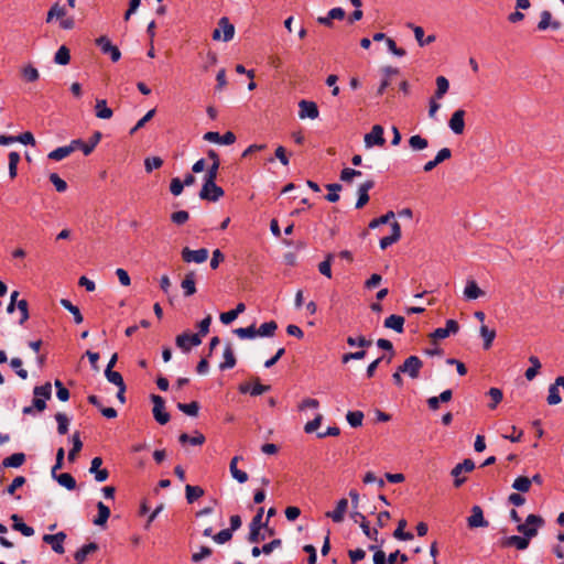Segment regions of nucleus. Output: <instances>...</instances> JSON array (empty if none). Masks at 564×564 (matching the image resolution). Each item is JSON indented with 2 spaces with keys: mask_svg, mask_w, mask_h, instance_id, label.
<instances>
[{
  "mask_svg": "<svg viewBox=\"0 0 564 564\" xmlns=\"http://www.w3.org/2000/svg\"><path fill=\"white\" fill-rule=\"evenodd\" d=\"M404 317L401 315L392 314L384 319V327L393 329L394 332L402 334L404 330Z\"/></svg>",
  "mask_w": 564,
  "mask_h": 564,
  "instance_id": "nucleus-23",
  "label": "nucleus"
},
{
  "mask_svg": "<svg viewBox=\"0 0 564 564\" xmlns=\"http://www.w3.org/2000/svg\"><path fill=\"white\" fill-rule=\"evenodd\" d=\"M409 28H411L413 30L415 40L417 41L420 46L429 45V44L433 43L436 39L435 35H429L426 39H424L425 34H424V30L422 26L414 25V24L410 23Z\"/></svg>",
  "mask_w": 564,
  "mask_h": 564,
  "instance_id": "nucleus-29",
  "label": "nucleus"
},
{
  "mask_svg": "<svg viewBox=\"0 0 564 564\" xmlns=\"http://www.w3.org/2000/svg\"><path fill=\"white\" fill-rule=\"evenodd\" d=\"M178 441L182 444L189 443L192 445L198 446L205 443V436L199 432H195L194 436H189L186 433H182L178 437Z\"/></svg>",
  "mask_w": 564,
  "mask_h": 564,
  "instance_id": "nucleus-37",
  "label": "nucleus"
},
{
  "mask_svg": "<svg viewBox=\"0 0 564 564\" xmlns=\"http://www.w3.org/2000/svg\"><path fill=\"white\" fill-rule=\"evenodd\" d=\"M50 181L55 186L57 192L63 193V192H65L67 189V183L64 180H62L58 176V174L52 173L50 175Z\"/></svg>",
  "mask_w": 564,
  "mask_h": 564,
  "instance_id": "nucleus-63",
  "label": "nucleus"
},
{
  "mask_svg": "<svg viewBox=\"0 0 564 564\" xmlns=\"http://www.w3.org/2000/svg\"><path fill=\"white\" fill-rule=\"evenodd\" d=\"M241 459V456L232 457L229 464V470L234 479H236L239 484H245L248 480V474L237 467L238 462Z\"/></svg>",
  "mask_w": 564,
  "mask_h": 564,
  "instance_id": "nucleus-22",
  "label": "nucleus"
},
{
  "mask_svg": "<svg viewBox=\"0 0 564 564\" xmlns=\"http://www.w3.org/2000/svg\"><path fill=\"white\" fill-rule=\"evenodd\" d=\"M177 409L189 416H197L199 411V403L192 401L189 403H177Z\"/></svg>",
  "mask_w": 564,
  "mask_h": 564,
  "instance_id": "nucleus-47",
  "label": "nucleus"
},
{
  "mask_svg": "<svg viewBox=\"0 0 564 564\" xmlns=\"http://www.w3.org/2000/svg\"><path fill=\"white\" fill-rule=\"evenodd\" d=\"M22 75L26 82H35L39 79L40 74L39 70L32 65H28L22 69Z\"/></svg>",
  "mask_w": 564,
  "mask_h": 564,
  "instance_id": "nucleus-60",
  "label": "nucleus"
},
{
  "mask_svg": "<svg viewBox=\"0 0 564 564\" xmlns=\"http://www.w3.org/2000/svg\"><path fill=\"white\" fill-rule=\"evenodd\" d=\"M189 218V214L186 210H178L171 215V220L175 225H184Z\"/></svg>",
  "mask_w": 564,
  "mask_h": 564,
  "instance_id": "nucleus-64",
  "label": "nucleus"
},
{
  "mask_svg": "<svg viewBox=\"0 0 564 564\" xmlns=\"http://www.w3.org/2000/svg\"><path fill=\"white\" fill-rule=\"evenodd\" d=\"M558 387L560 384H556V381L549 387V395L546 401L550 405L558 404L562 401Z\"/></svg>",
  "mask_w": 564,
  "mask_h": 564,
  "instance_id": "nucleus-50",
  "label": "nucleus"
},
{
  "mask_svg": "<svg viewBox=\"0 0 564 564\" xmlns=\"http://www.w3.org/2000/svg\"><path fill=\"white\" fill-rule=\"evenodd\" d=\"M480 336L484 338V349H489L496 338V330L489 329L486 325L480 326Z\"/></svg>",
  "mask_w": 564,
  "mask_h": 564,
  "instance_id": "nucleus-41",
  "label": "nucleus"
},
{
  "mask_svg": "<svg viewBox=\"0 0 564 564\" xmlns=\"http://www.w3.org/2000/svg\"><path fill=\"white\" fill-rule=\"evenodd\" d=\"M225 195L224 189L216 184V178H204L199 197L208 202H217Z\"/></svg>",
  "mask_w": 564,
  "mask_h": 564,
  "instance_id": "nucleus-1",
  "label": "nucleus"
},
{
  "mask_svg": "<svg viewBox=\"0 0 564 564\" xmlns=\"http://www.w3.org/2000/svg\"><path fill=\"white\" fill-rule=\"evenodd\" d=\"M69 61L70 52L65 45H62L55 53L54 62L58 65H67Z\"/></svg>",
  "mask_w": 564,
  "mask_h": 564,
  "instance_id": "nucleus-46",
  "label": "nucleus"
},
{
  "mask_svg": "<svg viewBox=\"0 0 564 564\" xmlns=\"http://www.w3.org/2000/svg\"><path fill=\"white\" fill-rule=\"evenodd\" d=\"M59 303H61V305H62L65 310H67V311H68V312L74 316V322H75L76 324H80V323H83V321H84L83 315H82V313H80L79 308H78L76 305H74V304H73L69 300H67V299H62Z\"/></svg>",
  "mask_w": 564,
  "mask_h": 564,
  "instance_id": "nucleus-34",
  "label": "nucleus"
},
{
  "mask_svg": "<svg viewBox=\"0 0 564 564\" xmlns=\"http://www.w3.org/2000/svg\"><path fill=\"white\" fill-rule=\"evenodd\" d=\"M529 540L525 536L511 535L502 541L503 546H514L518 550H525L529 545Z\"/></svg>",
  "mask_w": 564,
  "mask_h": 564,
  "instance_id": "nucleus-26",
  "label": "nucleus"
},
{
  "mask_svg": "<svg viewBox=\"0 0 564 564\" xmlns=\"http://www.w3.org/2000/svg\"><path fill=\"white\" fill-rule=\"evenodd\" d=\"M348 509V500L346 498H341L337 501L336 508L333 511H327L326 517L330 518L334 522L340 523L345 518V513Z\"/></svg>",
  "mask_w": 564,
  "mask_h": 564,
  "instance_id": "nucleus-16",
  "label": "nucleus"
},
{
  "mask_svg": "<svg viewBox=\"0 0 564 564\" xmlns=\"http://www.w3.org/2000/svg\"><path fill=\"white\" fill-rule=\"evenodd\" d=\"M95 115L99 119H110L113 111L107 106L106 99H97L95 105Z\"/></svg>",
  "mask_w": 564,
  "mask_h": 564,
  "instance_id": "nucleus-27",
  "label": "nucleus"
},
{
  "mask_svg": "<svg viewBox=\"0 0 564 564\" xmlns=\"http://www.w3.org/2000/svg\"><path fill=\"white\" fill-rule=\"evenodd\" d=\"M394 218V213L392 210L387 214L380 216L379 218H375L369 223V228L375 229L380 225L388 224L391 219Z\"/></svg>",
  "mask_w": 564,
  "mask_h": 564,
  "instance_id": "nucleus-58",
  "label": "nucleus"
},
{
  "mask_svg": "<svg viewBox=\"0 0 564 564\" xmlns=\"http://www.w3.org/2000/svg\"><path fill=\"white\" fill-rule=\"evenodd\" d=\"M10 366L12 367V369L15 370L17 375L21 378V379H26L28 378V371L25 369L22 368V360L20 358H12L10 360Z\"/></svg>",
  "mask_w": 564,
  "mask_h": 564,
  "instance_id": "nucleus-62",
  "label": "nucleus"
},
{
  "mask_svg": "<svg viewBox=\"0 0 564 564\" xmlns=\"http://www.w3.org/2000/svg\"><path fill=\"white\" fill-rule=\"evenodd\" d=\"M151 401L153 403L152 413L155 421L161 425L166 424L170 421L171 416L165 411L164 399L161 395L151 394Z\"/></svg>",
  "mask_w": 564,
  "mask_h": 564,
  "instance_id": "nucleus-4",
  "label": "nucleus"
},
{
  "mask_svg": "<svg viewBox=\"0 0 564 564\" xmlns=\"http://www.w3.org/2000/svg\"><path fill=\"white\" fill-rule=\"evenodd\" d=\"M72 442H73V447L72 449L68 452V460L69 462H74L76 459V456L77 454L82 451L83 448V443L80 441V437H79V433L76 432L73 434L72 436Z\"/></svg>",
  "mask_w": 564,
  "mask_h": 564,
  "instance_id": "nucleus-45",
  "label": "nucleus"
},
{
  "mask_svg": "<svg viewBox=\"0 0 564 564\" xmlns=\"http://www.w3.org/2000/svg\"><path fill=\"white\" fill-rule=\"evenodd\" d=\"M98 550V545L95 542H90L88 544L83 545L76 553L74 554V560L82 564L86 561L88 554Z\"/></svg>",
  "mask_w": 564,
  "mask_h": 564,
  "instance_id": "nucleus-28",
  "label": "nucleus"
},
{
  "mask_svg": "<svg viewBox=\"0 0 564 564\" xmlns=\"http://www.w3.org/2000/svg\"><path fill=\"white\" fill-rule=\"evenodd\" d=\"M182 259L187 263H203L208 259V250L206 248L191 250L188 247H185L182 250Z\"/></svg>",
  "mask_w": 564,
  "mask_h": 564,
  "instance_id": "nucleus-10",
  "label": "nucleus"
},
{
  "mask_svg": "<svg viewBox=\"0 0 564 564\" xmlns=\"http://www.w3.org/2000/svg\"><path fill=\"white\" fill-rule=\"evenodd\" d=\"M181 288L183 289L184 296H191L196 293V275L194 271L185 274Z\"/></svg>",
  "mask_w": 564,
  "mask_h": 564,
  "instance_id": "nucleus-20",
  "label": "nucleus"
},
{
  "mask_svg": "<svg viewBox=\"0 0 564 564\" xmlns=\"http://www.w3.org/2000/svg\"><path fill=\"white\" fill-rule=\"evenodd\" d=\"M364 141L367 148H372L375 145L383 147L386 144L383 128L380 124H375L371 128V131L365 135Z\"/></svg>",
  "mask_w": 564,
  "mask_h": 564,
  "instance_id": "nucleus-8",
  "label": "nucleus"
},
{
  "mask_svg": "<svg viewBox=\"0 0 564 564\" xmlns=\"http://www.w3.org/2000/svg\"><path fill=\"white\" fill-rule=\"evenodd\" d=\"M17 307L20 311L21 317L19 323L22 325L29 319V304L26 300H20L17 302Z\"/></svg>",
  "mask_w": 564,
  "mask_h": 564,
  "instance_id": "nucleus-61",
  "label": "nucleus"
},
{
  "mask_svg": "<svg viewBox=\"0 0 564 564\" xmlns=\"http://www.w3.org/2000/svg\"><path fill=\"white\" fill-rule=\"evenodd\" d=\"M488 521L484 518L481 507L474 506L471 508V514L467 518V525L470 529L488 527Z\"/></svg>",
  "mask_w": 564,
  "mask_h": 564,
  "instance_id": "nucleus-12",
  "label": "nucleus"
},
{
  "mask_svg": "<svg viewBox=\"0 0 564 564\" xmlns=\"http://www.w3.org/2000/svg\"><path fill=\"white\" fill-rule=\"evenodd\" d=\"M562 23L557 20H552V13L549 10H543L540 15V21L538 23L539 31H545L551 28L553 30L561 29Z\"/></svg>",
  "mask_w": 564,
  "mask_h": 564,
  "instance_id": "nucleus-17",
  "label": "nucleus"
},
{
  "mask_svg": "<svg viewBox=\"0 0 564 564\" xmlns=\"http://www.w3.org/2000/svg\"><path fill=\"white\" fill-rule=\"evenodd\" d=\"M334 258H335L334 253H327L325 256V260L318 264L319 273L328 279L332 278V262H333Z\"/></svg>",
  "mask_w": 564,
  "mask_h": 564,
  "instance_id": "nucleus-39",
  "label": "nucleus"
},
{
  "mask_svg": "<svg viewBox=\"0 0 564 564\" xmlns=\"http://www.w3.org/2000/svg\"><path fill=\"white\" fill-rule=\"evenodd\" d=\"M205 494L204 489L199 486H185V497L188 503L195 502L197 499L203 497Z\"/></svg>",
  "mask_w": 564,
  "mask_h": 564,
  "instance_id": "nucleus-33",
  "label": "nucleus"
},
{
  "mask_svg": "<svg viewBox=\"0 0 564 564\" xmlns=\"http://www.w3.org/2000/svg\"><path fill=\"white\" fill-rule=\"evenodd\" d=\"M57 480V482L65 487L66 489L68 490H74L76 488V480L75 478L68 474V473H63L58 476H54Z\"/></svg>",
  "mask_w": 564,
  "mask_h": 564,
  "instance_id": "nucleus-43",
  "label": "nucleus"
},
{
  "mask_svg": "<svg viewBox=\"0 0 564 564\" xmlns=\"http://www.w3.org/2000/svg\"><path fill=\"white\" fill-rule=\"evenodd\" d=\"M34 398L43 399L44 401H47L51 399L52 395V384L51 382H45L42 386H36L33 389Z\"/></svg>",
  "mask_w": 564,
  "mask_h": 564,
  "instance_id": "nucleus-36",
  "label": "nucleus"
},
{
  "mask_svg": "<svg viewBox=\"0 0 564 564\" xmlns=\"http://www.w3.org/2000/svg\"><path fill=\"white\" fill-rule=\"evenodd\" d=\"M97 46L104 54H108L112 62H118L121 57L120 50L113 45L110 40L102 35L96 40Z\"/></svg>",
  "mask_w": 564,
  "mask_h": 564,
  "instance_id": "nucleus-9",
  "label": "nucleus"
},
{
  "mask_svg": "<svg viewBox=\"0 0 564 564\" xmlns=\"http://www.w3.org/2000/svg\"><path fill=\"white\" fill-rule=\"evenodd\" d=\"M485 292L478 286L475 280H468L464 289V296L467 300H476L482 296Z\"/></svg>",
  "mask_w": 564,
  "mask_h": 564,
  "instance_id": "nucleus-25",
  "label": "nucleus"
},
{
  "mask_svg": "<svg viewBox=\"0 0 564 564\" xmlns=\"http://www.w3.org/2000/svg\"><path fill=\"white\" fill-rule=\"evenodd\" d=\"M351 518L356 521V522H360V528L362 529V532L365 533V535L371 540H375L377 541L378 539V530L377 529H371L369 527V522L367 521L366 517L360 513V512H354L351 514Z\"/></svg>",
  "mask_w": 564,
  "mask_h": 564,
  "instance_id": "nucleus-19",
  "label": "nucleus"
},
{
  "mask_svg": "<svg viewBox=\"0 0 564 564\" xmlns=\"http://www.w3.org/2000/svg\"><path fill=\"white\" fill-rule=\"evenodd\" d=\"M163 164V160L159 156H151L144 160V167L148 173L155 169H160Z\"/></svg>",
  "mask_w": 564,
  "mask_h": 564,
  "instance_id": "nucleus-59",
  "label": "nucleus"
},
{
  "mask_svg": "<svg viewBox=\"0 0 564 564\" xmlns=\"http://www.w3.org/2000/svg\"><path fill=\"white\" fill-rule=\"evenodd\" d=\"M55 420L57 422V432L61 435H65L68 432V419L64 413H56Z\"/></svg>",
  "mask_w": 564,
  "mask_h": 564,
  "instance_id": "nucleus-53",
  "label": "nucleus"
},
{
  "mask_svg": "<svg viewBox=\"0 0 564 564\" xmlns=\"http://www.w3.org/2000/svg\"><path fill=\"white\" fill-rule=\"evenodd\" d=\"M97 509H98V514L97 517L94 519V524L95 525H98V527H104L109 517H110V509L109 507H107L104 502L99 501L97 503Z\"/></svg>",
  "mask_w": 564,
  "mask_h": 564,
  "instance_id": "nucleus-30",
  "label": "nucleus"
},
{
  "mask_svg": "<svg viewBox=\"0 0 564 564\" xmlns=\"http://www.w3.org/2000/svg\"><path fill=\"white\" fill-rule=\"evenodd\" d=\"M105 376L109 382L116 384L117 387H121V386L126 384L122 376L118 371L106 369Z\"/></svg>",
  "mask_w": 564,
  "mask_h": 564,
  "instance_id": "nucleus-56",
  "label": "nucleus"
},
{
  "mask_svg": "<svg viewBox=\"0 0 564 564\" xmlns=\"http://www.w3.org/2000/svg\"><path fill=\"white\" fill-rule=\"evenodd\" d=\"M66 539V534L64 532H58L56 534H45L43 536V541L50 544L54 552L57 554H63L65 552L63 543Z\"/></svg>",
  "mask_w": 564,
  "mask_h": 564,
  "instance_id": "nucleus-14",
  "label": "nucleus"
},
{
  "mask_svg": "<svg viewBox=\"0 0 564 564\" xmlns=\"http://www.w3.org/2000/svg\"><path fill=\"white\" fill-rule=\"evenodd\" d=\"M422 367L423 362L417 356H410L404 360L399 369L403 373H408L412 379H416L420 376Z\"/></svg>",
  "mask_w": 564,
  "mask_h": 564,
  "instance_id": "nucleus-6",
  "label": "nucleus"
},
{
  "mask_svg": "<svg viewBox=\"0 0 564 564\" xmlns=\"http://www.w3.org/2000/svg\"><path fill=\"white\" fill-rule=\"evenodd\" d=\"M65 14H66L65 8L59 6V3H55L47 12L46 22H51L55 17L63 18V17H65Z\"/></svg>",
  "mask_w": 564,
  "mask_h": 564,
  "instance_id": "nucleus-57",
  "label": "nucleus"
},
{
  "mask_svg": "<svg viewBox=\"0 0 564 564\" xmlns=\"http://www.w3.org/2000/svg\"><path fill=\"white\" fill-rule=\"evenodd\" d=\"M207 156L212 160V165L208 167L205 178H217L220 160L215 150H209Z\"/></svg>",
  "mask_w": 564,
  "mask_h": 564,
  "instance_id": "nucleus-24",
  "label": "nucleus"
},
{
  "mask_svg": "<svg viewBox=\"0 0 564 564\" xmlns=\"http://www.w3.org/2000/svg\"><path fill=\"white\" fill-rule=\"evenodd\" d=\"M20 154L15 151L9 153V176L11 180L18 175V164L20 162Z\"/></svg>",
  "mask_w": 564,
  "mask_h": 564,
  "instance_id": "nucleus-44",
  "label": "nucleus"
},
{
  "mask_svg": "<svg viewBox=\"0 0 564 564\" xmlns=\"http://www.w3.org/2000/svg\"><path fill=\"white\" fill-rule=\"evenodd\" d=\"M236 366V357L231 345H227L224 349V361L220 362L219 368L221 370L231 369Z\"/></svg>",
  "mask_w": 564,
  "mask_h": 564,
  "instance_id": "nucleus-31",
  "label": "nucleus"
},
{
  "mask_svg": "<svg viewBox=\"0 0 564 564\" xmlns=\"http://www.w3.org/2000/svg\"><path fill=\"white\" fill-rule=\"evenodd\" d=\"M346 419L351 427H358L362 424L364 413L361 411H349Z\"/></svg>",
  "mask_w": 564,
  "mask_h": 564,
  "instance_id": "nucleus-52",
  "label": "nucleus"
},
{
  "mask_svg": "<svg viewBox=\"0 0 564 564\" xmlns=\"http://www.w3.org/2000/svg\"><path fill=\"white\" fill-rule=\"evenodd\" d=\"M475 469V463L470 458L464 459L462 463L457 464L451 471V475L455 478L454 486L459 488L465 481L466 478H460L462 473H470Z\"/></svg>",
  "mask_w": 564,
  "mask_h": 564,
  "instance_id": "nucleus-5",
  "label": "nucleus"
},
{
  "mask_svg": "<svg viewBox=\"0 0 564 564\" xmlns=\"http://www.w3.org/2000/svg\"><path fill=\"white\" fill-rule=\"evenodd\" d=\"M542 524L543 519L540 516L529 514L525 519V523H519L517 530L525 538L531 539L538 534V527Z\"/></svg>",
  "mask_w": 564,
  "mask_h": 564,
  "instance_id": "nucleus-3",
  "label": "nucleus"
},
{
  "mask_svg": "<svg viewBox=\"0 0 564 564\" xmlns=\"http://www.w3.org/2000/svg\"><path fill=\"white\" fill-rule=\"evenodd\" d=\"M449 83L446 77L438 76L436 78V90L434 93V98L442 99L444 95L448 91Z\"/></svg>",
  "mask_w": 564,
  "mask_h": 564,
  "instance_id": "nucleus-40",
  "label": "nucleus"
},
{
  "mask_svg": "<svg viewBox=\"0 0 564 564\" xmlns=\"http://www.w3.org/2000/svg\"><path fill=\"white\" fill-rule=\"evenodd\" d=\"M263 512H264L263 508L258 509L257 514L252 518V520L249 524L250 530H257V529H262V528L268 529V521L264 523L262 522Z\"/></svg>",
  "mask_w": 564,
  "mask_h": 564,
  "instance_id": "nucleus-51",
  "label": "nucleus"
},
{
  "mask_svg": "<svg viewBox=\"0 0 564 564\" xmlns=\"http://www.w3.org/2000/svg\"><path fill=\"white\" fill-rule=\"evenodd\" d=\"M326 188L329 191V193L325 196V198L330 203L337 202L339 199L338 192L341 189V185L338 183H332L326 185Z\"/></svg>",
  "mask_w": 564,
  "mask_h": 564,
  "instance_id": "nucleus-54",
  "label": "nucleus"
},
{
  "mask_svg": "<svg viewBox=\"0 0 564 564\" xmlns=\"http://www.w3.org/2000/svg\"><path fill=\"white\" fill-rule=\"evenodd\" d=\"M465 110L457 109L453 112L448 127L455 134H463L465 130Z\"/></svg>",
  "mask_w": 564,
  "mask_h": 564,
  "instance_id": "nucleus-11",
  "label": "nucleus"
},
{
  "mask_svg": "<svg viewBox=\"0 0 564 564\" xmlns=\"http://www.w3.org/2000/svg\"><path fill=\"white\" fill-rule=\"evenodd\" d=\"M217 61H218L217 54L214 51L209 50L206 53L204 63L202 65L203 72H208L213 66H215L217 64Z\"/></svg>",
  "mask_w": 564,
  "mask_h": 564,
  "instance_id": "nucleus-55",
  "label": "nucleus"
},
{
  "mask_svg": "<svg viewBox=\"0 0 564 564\" xmlns=\"http://www.w3.org/2000/svg\"><path fill=\"white\" fill-rule=\"evenodd\" d=\"M401 238V226L398 221L391 223V235L380 239V248L387 249L391 245L398 242Z\"/></svg>",
  "mask_w": 564,
  "mask_h": 564,
  "instance_id": "nucleus-18",
  "label": "nucleus"
},
{
  "mask_svg": "<svg viewBox=\"0 0 564 564\" xmlns=\"http://www.w3.org/2000/svg\"><path fill=\"white\" fill-rule=\"evenodd\" d=\"M78 142H70L68 145L59 147L48 153V159L54 161H61L68 156L76 150V144Z\"/></svg>",
  "mask_w": 564,
  "mask_h": 564,
  "instance_id": "nucleus-21",
  "label": "nucleus"
},
{
  "mask_svg": "<svg viewBox=\"0 0 564 564\" xmlns=\"http://www.w3.org/2000/svg\"><path fill=\"white\" fill-rule=\"evenodd\" d=\"M299 116L301 119H316L319 115L317 105L314 101L303 99L299 102Z\"/></svg>",
  "mask_w": 564,
  "mask_h": 564,
  "instance_id": "nucleus-13",
  "label": "nucleus"
},
{
  "mask_svg": "<svg viewBox=\"0 0 564 564\" xmlns=\"http://www.w3.org/2000/svg\"><path fill=\"white\" fill-rule=\"evenodd\" d=\"M409 145L413 151H421L429 147V141L426 138L415 134L409 139Z\"/></svg>",
  "mask_w": 564,
  "mask_h": 564,
  "instance_id": "nucleus-42",
  "label": "nucleus"
},
{
  "mask_svg": "<svg viewBox=\"0 0 564 564\" xmlns=\"http://www.w3.org/2000/svg\"><path fill=\"white\" fill-rule=\"evenodd\" d=\"M532 480L525 476H520L514 479L512 488L520 492H528L530 490Z\"/></svg>",
  "mask_w": 564,
  "mask_h": 564,
  "instance_id": "nucleus-49",
  "label": "nucleus"
},
{
  "mask_svg": "<svg viewBox=\"0 0 564 564\" xmlns=\"http://www.w3.org/2000/svg\"><path fill=\"white\" fill-rule=\"evenodd\" d=\"M276 329H278L276 322L270 321V322L261 324L258 329L256 328V332H257V336L272 337L275 334Z\"/></svg>",
  "mask_w": 564,
  "mask_h": 564,
  "instance_id": "nucleus-35",
  "label": "nucleus"
},
{
  "mask_svg": "<svg viewBox=\"0 0 564 564\" xmlns=\"http://www.w3.org/2000/svg\"><path fill=\"white\" fill-rule=\"evenodd\" d=\"M102 465V458L97 456L91 459L89 473L94 475L95 480L102 482L108 479L109 471L106 468H100Z\"/></svg>",
  "mask_w": 564,
  "mask_h": 564,
  "instance_id": "nucleus-15",
  "label": "nucleus"
},
{
  "mask_svg": "<svg viewBox=\"0 0 564 564\" xmlns=\"http://www.w3.org/2000/svg\"><path fill=\"white\" fill-rule=\"evenodd\" d=\"M235 35V26L227 17H223L218 21V26L213 31V40L229 42Z\"/></svg>",
  "mask_w": 564,
  "mask_h": 564,
  "instance_id": "nucleus-2",
  "label": "nucleus"
},
{
  "mask_svg": "<svg viewBox=\"0 0 564 564\" xmlns=\"http://www.w3.org/2000/svg\"><path fill=\"white\" fill-rule=\"evenodd\" d=\"M175 344L184 352H188L192 347L202 344V338L199 337L198 334L183 333L176 337Z\"/></svg>",
  "mask_w": 564,
  "mask_h": 564,
  "instance_id": "nucleus-7",
  "label": "nucleus"
},
{
  "mask_svg": "<svg viewBox=\"0 0 564 564\" xmlns=\"http://www.w3.org/2000/svg\"><path fill=\"white\" fill-rule=\"evenodd\" d=\"M234 333L240 338V339H252L257 336L256 332V325L252 324L248 327H239L234 329Z\"/></svg>",
  "mask_w": 564,
  "mask_h": 564,
  "instance_id": "nucleus-48",
  "label": "nucleus"
},
{
  "mask_svg": "<svg viewBox=\"0 0 564 564\" xmlns=\"http://www.w3.org/2000/svg\"><path fill=\"white\" fill-rule=\"evenodd\" d=\"M25 462L23 453H14L2 460V465L7 468H18Z\"/></svg>",
  "mask_w": 564,
  "mask_h": 564,
  "instance_id": "nucleus-32",
  "label": "nucleus"
},
{
  "mask_svg": "<svg viewBox=\"0 0 564 564\" xmlns=\"http://www.w3.org/2000/svg\"><path fill=\"white\" fill-rule=\"evenodd\" d=\"M406 527V520L405 519H401L398 523V527L397 529L394 530L393 532V536L397 539V540H401V541H410L413 539V534L411 532H405L404 531V528Z\"/></svg>",
  "mask_w": 564,
  "mask_h": 564,
  "instance_id": "nucleus-38",
  "label": "nucleus"
}]
</instances>
